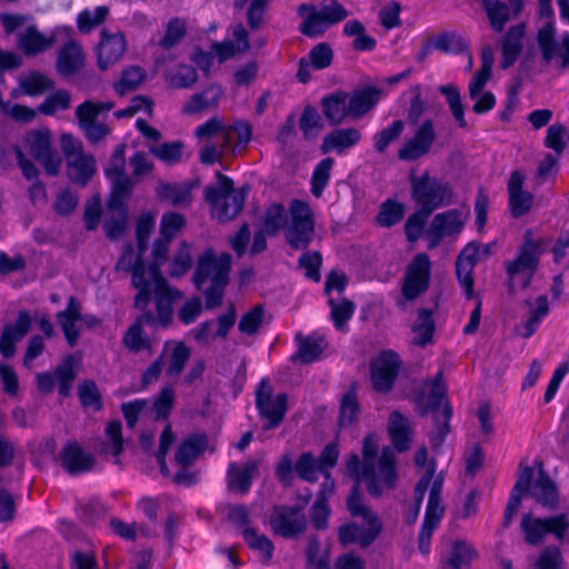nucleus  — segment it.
Returning a JSON list of instances; mask_svg holds the SVG:
<instances>
[{
	"instance_id": "f257e3e1",
	"label": "nucleus",
	"mask_w": 569,
	"mask_h": 569,
	"mask_svg": "<svg viewBox=\"0 0 569 569\" xmlns=\"http://www.w3.org/2000/svg\"><path fill=\"white\" fill-rule=\"evenodd\" d=\"M378 448L376 435H369L363 441V462L361 463L357 453H352L347 460V472L356 479L348 498V510L352 517L361 518L362 523L352 521L340 527L339 541L343 546L357 543L361 548H367L375 542L382 530L381 520L363 503L359 490V482L363 481L368 492L378 497L395 486L397 479L395 453L390 448H383L380 457L377 458Z\"/></svg>"
},
{
	"instance_id": "f03ea898",
	"label": "nucleus",
	"mask_w": 569,
	"mask_h": 569,
	"mask_svg": "<svg viewBox=\"0 0 569 569\" xmlns=\"http://www.w3.org/2000/svg\"><path fill=\"white\" fill-rule=\"evenodd\" d=\"M143 253L134 254L132 246H128L122 252L117 268L123 271H132V283L138 290L136 306L146 308L151 296L156 298L158 321L166 327L172 319V302L178 297V291L171 289L156 264L146 266L141 259Z\"/></svg>"
},
{
	"instance_id": "7ed1b4c3",
	"label": "nucleus",
	"mask_w": 569,
	"mask_h": 569,
	"mask_svg": "<svg viewBox=\"0 0 569 569\" xmlns=\"http://www.w3.org/2000/svg\"><path fill=\"white\" fill-rule=\"evenodd\" d=\"M196 134L207 140L200 151L201 161L211 164L226 154L241 152L251 139V128L243 121L227 124L212 118L199 126Z\"/></svg>"
},
{
	"instance_id": "20e7f679",
	"label": "nucleus",
	"mask_w": 569,
	"mask_h": 569,
	"mask_svg": "<svg viewBox=\"0 0 569 569\" xmlns=\"http://www.w3.org/2000/svg\"><path fill=\"white\" fill-rule=\"evenodd\" d=\"M286 227L288 243L295 249H306L313 239L315 220L310 207L300 200L290 204V220H287L281 204H271L264 213L262 229L267 234L277 233Z\"/></svg>"
},
{
	"instance_id": "39448f33",
	"label": "nucleus",
	"mask_w": 569,
	"mask_h": 569,
	"mask_svg": "<svg viewBox=\"0 0 569 569\" xmlns=\"http://www.w3.org/2000/svg\"><path fill=\"white\" fill-rule=\"evenodd\" d=\"M231 256L229 253L216 254L207 250L200 256L193 282L206 297L207 308L218 306L223 297L224 288L229 282Z\"/></svg>"
},
{
	"instance_id": "423d86ee",
	"label": "nucleus",
	"mask_w": 569,
	"mask_h": 569,
	"mask_svg": "<svg viewBox=\"0 0 569 569\" xmlns=\"http://www.w3.org/2000/svg\"><path fill=\"white\" fill-rule=\"evenodd\" d=\"M248 191V188L234 189L230 178L218 173L217 183L206 189L212 216L221 222L233 219L242 210Z\"/></svg>"
},
{
	"instance_id": "0eeeda50",
	"label": "nucleus",
	"mask_w": 569,
	"mask_h": 569,
	"mask_svg": "<svg viewBox=\"0 0 569 569\" xmlns=\"http://www.w3.org/2000/svg\"><path fill=\"white\" fill-rule=\"evenodd\" d=\"M542 244V239H533L531 229H527L525 231L523 242L515 259L505 261L503 263L508 278L507 284L509 287L512 286V281L519 273L526 274L521 284L523 289H527L531 284L532 278L539 268L540 259L543 253Z\"/></svg>"
},
{
	"instance_id": "6e6552de",
	"label": "nucleus",
	"mask_w": 569,
	"mask_h": 569,
	"mask_svg": "<svg viewBox=\"0 0 569 569\" xmlns=\"http://www.w3.org/2000/svg\"><path fill=\"white\" fill-rule=\"evenodd\" d=\"M302 19L300 31L303 36H316L347 18V10L336 0L323 1L320 6L305 3L297 10Z\"/></svg>"
},
{
	"instance_id": "1a4fd4ad",
	"label": "nucleus",
	"mask_w": 569,
	"mask_h": 569,
	"mask_svg": "<svg viewBox=\"0 0 569 569\" xmlns=\"http://www.w3.org/2000/svg\"><path fill=\"white\" fill-rule=\"evenodd\" d=\"M416 403L421 413H435L441 436L447 433V423L451 417V409L446 398V385L442 381L441 372H438L435 380L427 381L416 398Z\"/></svg>"
},
{
	"instance_id": "9d476101",
	"label": "nucleus",
	"mask_w": 569,
	"mask_h": 569,
	"mask_svg": "<svg viewBox=\"0 0 569 569\" xmlns=\"http://www.w3.org/2000/svg\"><path fill=\"white\" fill-rule=\"evenodd\" d=\"M411 189L416 203L430 214L438 208L449 204L452 199L449 186L429 176L412 177Z\"/></svg>"
},
{
	"instance_id": "9b49d317",
	"label": "nucleus",
	"mask_w": 569,
	"mask_h": 569,
	"mask_svg": "<svg viewBox=\"0 0 569 569\" xmlns=\"http://www.w3.org/2000/svg\"><path fill=\"white\" fill-rule=\"evenodd\" d=\"M568 528L569 521L566 513L547 518H535L526 513L521 520L525 540L531 546L541 543L547 535H555L558 539H562Z\"/></svg>"
},
{
	"instance_id": "f8f14e48",
	"label": "nucleus",
	"mask_w": 569,
	"mask_h": 569,
	"mask_svg": "<svg viewBox=\"0 0 569 569\" xmlns=\"http://www.w3.org/2000/svg\"><path fill=\"white\" fill-rule=\"evenodd\" d=\"M248 49V38H224L223 41L212 43L209 51L196 49L192 54V60L206 74H208L216 60L218 62H223L228 59L234 58Z\"/></svg>"
},
{
	"instance_id": "ddd939ff",
	"label": "nucleus",
	"mask_w": 569,
	"mask_h": 569,
	"mask_svg": "<svg viewBox=\"0 0 569 569\" xmlns=\"http://www.w3.org/2000/svg\"><path fill=\"white\" fill-rule=\"evenodd\" d=\"M71 136L62 137V146L67 154L68 176L76 183L84 186L96 172V161L90 153L76 150Z\"/></svg>"
},
{
	"instance_id": "4468645a",
	"label": "nucleus",
	"mask_w": 569,
	"mask_h": 569,
	"mask_svg": "<svg viewBox=\"0 0 569 569\" xmlns=\"http://www.w3.org/2000/svg\"><path fill=\"white\" fill-rule=\"evenodd\" d=\"M431 262L426 253L417 254L409 263L402 283V295L413 300L425 292L430 282Z\"/></svg>"
},
{
	"instance_id": "2eb2a0df",
	"label": "nucleus",
	"mask_w": 569,
	"mask_h": 569,
	"mask_svg": "<svg viewBox=\"0 0 569 569\" xmlns=\"http://www.w3.org/2000/svg\"><path fill=\"white\" fill-rule=\"evenodd\" d=\"M256 402L260 415L268 420V428L278 426L287 411V396L284 393L273 396L271 386L266 379L259 385Z\"/></svg>"
},
{
	"instance_id": "dca6fc26",
	"label": "nucleus",
	"mask_w": 569,
	"mask_h": 569,
	"mask_svg": "<svg viewBox=\"0 0 569 569\" xmlns=\"http://www.w3.org/2000/svg\"><path fill=\"white\" fill-rule=\"evenodd\" d=\"M306 517L301 507H276L270 516V526L274 533L292 538L306 528Z\"/></svg>"
},
{
	"instance_id": "f3484780",
	"label": "nucleus",
	"mask_w": 569,
	"mask_h": 569,
	"mask_svg": "<svg viewBox=\"0 0 569 569\" xmlns=\"http://www.w3.org/2000/svg\"><path fill=\"white\" fill-rule=\"evenodd\" d=\"M58 321L70 347H73L78 341L80 335L79 322H84L89 328H94L100 323V320L92 315L82 316L81 305L73 297L69 299L67 309L58 313Z\"/></svg>"
},
{
	"instance_id": "a211bd4d",
	"label": "nucleus",
	"mask_w": 569,
	"mask_h": 569,
	"mask_svg": "<svg viewBox=\"0 0 569 569\" xmlns=\"http://www.w3.org/2000/svg\"><path fill=\"white\" fill-rule=\"evenodd\" d=\"M400 368V359L393 351H382L371 362V381L375 390L387 392L391 389Z\"/></svg>"
},
{
	"instance_id": "6ab92c4d",
	"label": "nucleus",
	"mask_w": 569,
	"mask_h": 569,
	"mask_svg": "<svg viewBox=\"0 0 569 569\" xmlns=\"http://www.w3.org/2000/svg\"><path fill=\"white\" fill-rule=\"evenodd\" d=\"M526 174L523 170H512L507 183L508 208L513 218L527 214L533 206V194L523 190Z\"/></svg>"
},
{
	"instance_id": "aec40b11",
	"label": "nucleus",
	"mask_w": 569,
	"mask_h": 569,
	"mask_svg": "<svg viewBox=\"0 0 569 569\" xmlns=\"http://www.w3.org/2000/svg\"><path fill=\"white\" fill-rule=\"evenodd\" d=\"M26 142L32 156L40 161L50 174H56L60 167L59 156L52 151L50 132L48 130L31 131L26 137Z\"/></svg>"
},
{
	"instance_id": "412c9836",
	"label": "nucleus",
	"mask_w": 569,
	"mask_h": 569,
	"mask_svg": "<svg viewBox=\"0 0 569 569\" xmlns=\"http://www.w3.org/2000/svg\"><path fill=\"white\" fill-rule=\"evenodd\" d=\"M461 226L462 217L459 210H448L435 216L426 231L428 248H436L445 237L457 236Z\"/></svg>"
},
{
	"instance_id": "4be33fe9",
	"label": "nucleus",
	"mask_w": 569,
	"mask_h": 569,
	"mask_svg": "<svg viewBox=\"0 0 569 569\" xmlns=\"http://www.w3.org/2000/svg\"><path fill=\"white\" fill-rule=\"evenodd\" d=\"M436 138L431 120L423 121L417 129L415 136L408 140L398 152L401 160H416L426 154L431 148Z\"/></svg>"
},
{
	"instance_id": "5701e85b",
	"label": "nucleus",
	"mask_w": 569,
	"mask_h": 569,
	"mask_svg": "<svg viewBox=\"0 0 569 569\" xmlns=\"http://www.w3.org/2000/svg\"><path fill=\"white\" fill-rule=\"evenodd\" d=\"M259 461L248 459L243 463L232 462L228 468V481L231 490L247 493L258 476Z\"/></svg>"
},
{
	"instance_id": "b1692460",
	"label": "nucleus",
	"mask_w": 569,
	"mask_h": 569,
	"mask_svg": "<svg viewBox=\"0 0 569 569\" xmlns=\"http://www.w3.org/2000/svg\"><path fill=\"white\" fill-rule=\"evenodd\" d=\"M31 327V317L28 311H20L13 325H7L0 338V353L9 358L16 351V343L20 341Z\"/></svg>"
},
{
	"instance_id": "393cba45",
	"label": "nucleus",
	"mask_w": 569,
	"mask_h": 569,
	"mask_svg": "<svg viewBox=\"0 0 569 569\" xmlns=\"http://www.w3.org/2000/svg\"><path fill=\"white\" fill-rule=\"evenodd\" d=\"M531 496L536 502L549 510H556L559 505V490L557 483L546 470L540 467L538 478L533 482Z\"/></svg>"
},
{
	"instance_id": "a878e982",
	"label": "nucleus",
	"mask_w": 569,
	"mask_h": 569,
	"mask_svg": "<svg viewBox=\"0 0 569 569\" xmlns=\"http://www.w3.org/2000/svg\"><path fill=\"white\" fill-rule=\"evenodd\" d=\"M62 466L71 475L88 472L93 469L94 457L78 443L68 442L61 451Z\"/></svg>"
},
{
	"instance_id": "bb28decb",
	"label": "nucleus",
	"mask_w": 569,
	"mask_h": 569,
	"mask_svg": "<svg viewBox=\"0 0 569 569\" xmlns=\"http://www.w3.org/2000/svg\"><path fill=\"white\" fill-rule=\"evenodd\" d=\"M361 133L356 128L335 129L323 138L321 144L322 153L337 152L345 153L348 149L358 144Z\"/></svg>"
},
{
	"instance_id": "cd10ccee",
	"label": "nucleus",
	"mask_w": 569,
	"mask_h": 569,
	"mask_svg": "<svg viewBox=\"0 0 569 569\" xmlns=\"http://www.w3.org/2000/svg\"><path fill=\"white\" fill-rule=\"evenodd\" d=\"M297 341L298 351L292 357V360L301 363H310L319 360L327 348L326 338L319 332H315L307 337L298 335Z\"/></svg>"
},
{
	"instance_id": "c85d7f7f",
	"label": "nucleus",
	"mask_w": 569,
	"mask_h": 569,
	"mask_svg": "<svg viewBox=\"0 0 569 569\" xmlns=\"http://www.w3.org/2000/svg\"><path fill=\"white\" fill-rule=\"evenodd\" d=\"M84 63V53L79 43L70 40L58 53L57 70L69 77L78 72Z\"/></svg>"
},
{
	"instance_id": "c756f323",
	"label": "nucleus",
	"mask_w": 569,
	"mask_h": 569,
	"mask_svg": "<svg viewBox=\"0 0 569 569\" xmlns=\"http://www.w3.org/2000/svg\"><path fill=\"white\" fill-rule=\"evenodd\" d=\"M382 91L375 87H365L348 94L350 118L366 114L381 99Z\"/></svg>"
},
{
	"instance_id": "7c9ffc66",
	"label": "nucleus",
	"mask_w": 569,
	"mask_h": 569,
	"mask_svg": "<svg viewBox=\"0 0 569 569\" xmlns=\"http://www.w3.org/2000/svg\"><path fill=\"white\" fill-rule=\"evenodd\" d=\"M127 49L126 38H101L96 51L98 67L108 69L120 60Z\"/></svg>"
},
{
	"instance_id": "2f4dec72",
	"label": "nucleus",
	"mask_w": 569,
	"mask_h": 569,
	"mask_svg": "<svg viewBox=\"0 0 569 569\" xmlns=\"http://www.w3.org/2000/svg\"><path fill=\"white\" fill-rule=\"evenodd\" d=\"M153 321L151 313H143L126 332L123 337L124 347L131 352H140L143 350H150L151 342L148 337L143 333V325Z\"/></svg>"
},
{
	"instance_id": "473e14b6",
	"label": "nucleus",
	"mask_w": 569,
	"mask_h": 569,
	"mask_svg": "<svg viewBox=\"0 0 569 569\" xmlns=\"http://www.w3.org/2000/svg\"><path fill=\"white\" fill-rule=\"evenodd\" d=\"M0 22L8 34L41 36L31 16L21 13H1Z\"/></svg>"
},
{
	"instance_id": "72a5a7b5",
	"label": "nucleus",
	"mask_w": 569,
	"mask_h": 569,
	"mask_svg": "<svg viewBox=\"0 0 569 569\" xmlns=\"http://www.w3.org/2000/svg\"><path fill=\"white\" fill-rule=\"evenodd\" d=\"M388 430L392 443L399 451H405L409 448L411 441V422L406 416L393 411L389 418Z\"/></svg>"
},
{
	"instance_id": "f704fd0d",
	"label": "nucleus",
	"mask_w": 569,
	"mask_h": 569,
	"mask_svg": "<svg viewBox=\"0 0 569 569\" xmlns=\"http://www.w3.org/2000/svg\"><path fill=\"white\" fill-rule=\"evenodd\" d=\"M483 9L496 32H502L507 22L519 16L513 14V9L501 0H483Z\"/></svg>"
},
{
	"instance_id": "c9c22d12",
	"label": "nucleus",
	"mask_w": 569,
	"mask_h": 569,
	"mask_svg": "<svg viewBox=\"0 0 569 569\" xmlns=\"http://www.w3.org/2000/svg\"><path fill=\"white\" fill-rule=\"evenodd\" d=\"M207 438L204 435H191L186 438L176 452V462L186 468L191 465L199 455L204 450Z\"/></svg>"
},
{
	"instance_id": "e433bc0d",
	"label": "nucleus",
	"mask_w": 569,
	"mask_h": 569,
	"mask_svg": "<svg viewBox=\"0 0 569 569\" xmlns=\"http://www.w3.org/2000/svg\"><path fill=\"white\" fill-rule=\"evenodd\" d=\"M190 357V349L182 342L167 343L161 359H166L167 375L177 377L181 373Z\"/></svg>"
},
{
	"instance_id": "4c0bfd02",
	"label": "nucleus",
	"mask_w": 569,
	"mask_h": 569,
	"mask_svg": "<svg viewBox=\"0 0 569 569\" xmlns=\"http://www.w3.org/2000/svg\"><path fill=\"white\" fill-rule=\"evenodd\" d=\"M242 537L248 547L257 553L261 562L268 563L273 557L274 546L264 535L259 533L254 528L242 529Z\"/></svg>"
},
{
	"instance_id": "58836bf2",
	"label": "nucleus",
	"mask_w": 569,
	"mask_h": 569,
	"mask_svg": "<svg viewBox=\"0 0 569 569\" xmlns=\"http://www.w3.org/2000/svg\"><path fill=\"white\" fill-rule=\"evenodd\" d=\"M557 38H537L543 61L550 62L555 58H560V67H569V38H562V43L556 41Z\"/></svg>"
},
{
	"instance_id": "ea45409f",
	"label": "nucleus",
	"mask_w": 569,
	"mask_h": 569,
	"mask_svg": "<svg viewBox=\"0 0 569 569\" xmlns=\"http://www.w3.org/2000/svg\"><path fill=\"white\" fill-rule=\"evenodd\" d=\"M323 114L331 123H340L349 114L348 93L337 92L322 100Z\"/></svg>"
},
{
	"instance_id": "a19ab883",
	"label": "nucleus",
	"mask_w": 569,
	"mask_h": 569,
	"mask_svg": "<svg viewBox=\"0 0 569 569\" xmlns=\"http://www.w3.org/2000/svg\"><path fill=\"white\" fill-rule=\"evenodd\" d=\"M413 342L418 346H426L432 341L435 332V322L432 312L428 309H421L418 312L417 320L412 327Z\"/></svg>"
},
{
	"instance_id": "79ce46f5",
	"label": "nucleus",
	"mask_w": 569,
	"mask_h": 569,
	"mask_svg": "<svg viewBox=\"0 0 569 569\" xmlns=\"http://www.w3.org/2000/svg\"><path fill=\"white\" fill-rule=\"evenodd\" d=\"M222 96V89L219 86H210L201 93L193 94L190 101L184 106L183 111L196 113L203 109L218 104Z\"/></svg>"
},
{
	"instance_id": "37998d69",
	"label": "nucleus",
	"mask_w": 569,
	"mask_h": 569,
	"mask_svg": "<svg viewBox=\"0 0 569 569\" xmlns=\"http://www.w3.org/2000/svg\"><path fill=\"white\" fill-rule=\"evenodd\" d=\"M333 490V483L328 487L327 485H322V489L319 492L317 500L315 501L311 509V521L315 528L325 529L327 527L328 517L330 515V510L328 507V499L331 496Z\"/></svg>"
},
{
	"instance_id": "c03bdc74",
	"label": "nucleus",
	"mask_w": 569,
	"mask_h": 569,
	"mask_svg": "<svg viewBox=\"0 0 569 569\" xmlns=\"http://www.w3.org/2000/svg\"><path fill=\"white\" fill-rule=\"evenodd\" d=\"M109 16V8L107 6H98L92 9H86L78 14L77 23L79 31L82 33H90L97 27L102 24Z\"/></svg>"
},
{
	"instance_id": "a18cd8bd",
	"label": "nucleus",
	"mask_w": 569,
	"mask_h": 569,
	"mask_svg": "<svg viewBox=\"0 0 569 569\" xmlns=\"http://www.w3.org/2000/svg\"><path fill=\"white\" fill-rule=\"evenodd\" d=\"M333 164L332 158H325L316 166L311 177V192L315 197L319 198L323 193L329 183Z\"/></svg>"
},
{
	"instance_id": "49530a36",
	"label": "nucleus",
	"mask_w": 569,
	"mask_h": 569,
	"mask_svg": "<svg viewBox=\"0 0 569 569\" xmlns=\"http://www.w3.org/2000/svg\"><path fill=\"white\" fill-rule=\"evenodd\" d=\"M122 426L118 420L111 421L106 428V440L102 452L106 456L118 457L122 451Z\"/></svg>"
},
{
	"instance_id": "de8ad7c7",
	"label": "nucleus",
	"mask_w": 569,
	"mask_h": 569,
	"mask_svg": "<svg viewBox=\"0 0 569 569\" xmlns=\"http://www.w3.org/2000/svg\"><path fill=\"white\" fill-rule=\"evenodd\" d=\"M20 87L28 96H39L53 87V81L43 73L33 71L20 79Z\"/></svg>"
},
{
	"instance_id": "09e8293b",
	"label": "nucleus",
	"mask_w": 569,
	"mask_h": 569,
	"mask_svg": "<svg viewBox=\"0 0 569 569\" xmlns=\"http://www.w3.org/2000/svg\"><path fill=\"white\" fill-rule=\"evenodd\" d=\"M160 198L170 201L173 206H187L191 201L190 189L184 184L162 183L158 189Z\"/></svg>"
},
{
	"instance_id": "8fccbe9b",
	"label": "nucleus",
	"mask_w": 569,
	"mask_h": 569,
	"mask_svg": "<svg viewBox=\"0 0 569 569\" xmlns=\"http://www.w3.org/2000/svg\"><path fill=\"white\" fill-rule=\"evenodd\" d=\"M112 184V193L108 203V210H127L124 200L131 192V181L128 177L109 179Z\"/></svg>"
},
{
	"instance_id": "3c124183",
	"label": "nucleus",
	"mask_w": 569,
	"mask_h": 569,
	"mask_svg": "<svg viewBox=\"0 0 569 569\" xmlns=\"http://www.w3.org/2000/svg\"><path fill=\"white\" fill-rule=\"evenodd\" d=\"M150 152L167 164H174L183 153V143L180 141L163 142L150 147Z\"/></svg>"
},
{
	"instance_id": "603ef678",
	"label": "nucleus",
	"mask_w": 569,
	"mask_h": 569,
	"mask_svg": "<svg viewBox=\"0 0 569 569\" xmlns=\"http://www.w3.org/2000/svg\"><path fill=\"white\" fill-rule=\"evenodd\" d=\"M563 556L556 545L545 547L533 563L532 569H563Z\"/></svg>"
},
{
	"instance_id": "864d4df0",
	"label": "nucleus",
	"mask_w": 569,
	"mask_h": 569,
	"mask_svg": "<svg viewBox=\"0 0 569 569\" xmlns=\"http://www.w3.org/2000/svg\"><path fill=\"white\" fill-rule=\"evenodd\" d=\"M403 214V204L392 199H388L381 204L377 221L382 227H391L401 221Z\"/></svg>"
},
{
	"instance_id": "5fc2aeb1",
	"label": "nucleus",
	"mask_w": 569,
	"mask_h": 569,
	"mask_svg": "<svg viewBox=\"0 0 569 569\" xmlns=\"http://www.w3.org/2000/svg\"><path fill=\"white\" fill-rule=\"evenodd\" d=\"M71 103V94L67 90H58L48 96L39 106V111L43 114L53 116L58 111L67 110Z\"/></svg>"
},
{
	"instance_id": "6e6d98bb",
	"label": "nucleus",
	"mask_w": 569,
	"mask_h": 569,
	"mask_svg": "<svg viewBox=\"0 0 569 569\" xmlns=\"http://www.w3.org/2000/svg\"><path fill=\"white\" fill-rule=\"evenodd\" d=\"M523 38H502L500 68L506 70L512 67L522 52Z\"/></svg>"
},
{
	"instance_id": "4d7b16f0",
	"label": "nucleus",
	"mask_w": 569,
	"mask_h": 569,
	"mask_svg": "<svg viewBox=\"0 0 569 569\" xmlns=\"http://www.w3.org/2000/svg\"><path fill=\"white\" fill-rule=\"evenodd\" d=\"M166 79L172 88H189L197 81V72L192 67L181 64L176 70L167 71Z\"/></svg>"
},
{
	"instance_id": "13d9d810",
	"label": "nucleus",
	"mask_w": 569,
	"mask_h": 569,
	"mask_svg": "<svg viewBox=\"0 0 569 569\" xmlns=\"http://www.w3.org/2000/svg\"><path fill=\"white\" fill-rule=\"evenodd\" d=\"M496 244V241L487 244L477 241L468 242L465 244V262H468L473 268L478 262L486 260L492 254Z\"/></svg>"
},
{
	"instance_id": "bf43d9fd",
	"label": "nucleus",
	"mask_w": 569,
	"mask_h": 569,
	"mask_svg": "<svg viewBox=\"0 0 569 569\" xmlns=\"http://www.w3.org/2000/svg\"><path fill=\"white\" fill-rule=\"evenodd\" d=\"M112 107V102L93 103L91 101H86L80 104L77 109V117L81 128L84 127V124L96 122V118L99 113L109 111Z\"/></svg>"
},
{
	"instance_id": "052dcab7",
	"label": "nucleus",
	"mask_w": 569,
	"mask_h": 569,
	"mask_svg": "<svg viewBox=\"0 0 569 569\" xmlns=\"http://www.w3.org/2000/svg\"><path fill=\"white\" fill-rule=\"evenodd\" d=\"M299 477L306 481L313 482L322 470L318 460L309 452L302 453L296 465Z\"/></svg>"
},
{
	"instance_id": "680f3d73",
	"label": "nucleus",
	"mask_w": 569,
	"mask_h": 569,
	"mask_svg": "<svg viewBox=\"0 0 569 569\" xmlns=\"http://www.w3.org/2000/svg\"><path fill=\"white\" fill-rule=\"evenodd\" d=\"M405 128L401 120L393 121L389 127L382 129L373 137L375 148L383 152L391 142L400 137Z\"/></svg>"
},
{
	"instance_id": "e2e57ef3",
	"label": "nucleus",
	"mask_w": 569,
	"mask_h": 569,
	"mask_svg": "<svg viewBox=\"0 0 569 569\" xmlns=\"http://www.w3.org/2000/svg\"><path fill=\"white\" fill-rule=\"evenodd\" d=\"M146 73L139 67H131L122 72L119 82L116 83L114 89L119 94H124L127 91L136 89L144 79Z\"/></svg>"
},
{
	"instance_id": "0e129e2a",
	"label": "nucleus",
	"mask_w": 569,
	"mask_h": 569,
	"mask_svg": "<svg viewBox=\"0 0 569 569\" xmlns=\"http://www.w3.org/2000/svg\"><path fill=\"white\" fill-rule=\"evenodd\" d=\"M264 310L261 306H254L246 312L239 321L238 328L242 333L253 335L263 322Z\"/></svg>"
},
{
	"instance_id": "69168bd1",
	"label": "nucleus",
	"mask_w": 569,
	"mask_h": 569,
	"mask_svg": "<svg viewBox=\"0 0 569 569\" xmlns=\"http://www.w3.org/2000/svg\"><path fill=\"white\" fill-rule=\"evenodd\" d=\"M329 305L331 307V316L335 321V326L337 329L341 330L343 325L351 318L355 306L347 299L335 301L332 297L329 298Z\"/></svg>"
},
{
	"instance_id": "338daca9",
	"label": "nucleus",
	"mask_w": 569,
	"mask_h": 569,
	"mask_svg": "<svg viewBox=\"0 0 569 569\" xmlns=\"http://www.w3.org/2000/svg\"><path fill=\"white\" fill-rule=\"evenodd\" d=\"M429 216L430 213L421 209L409 216L405 224V231L410 242H415L421 237Z\"/></svg>"
},
{
	"instance_id": "774afa93",
	"label": "nucleus",
	"mask_w": 569,
	"mask_h": 569,
	"mask_svg": "<svg viewBox=\"0 0 569 569\" xmlns=\"http://www.w3.org/2000/svg\"><path fill=\"white\" fill-rule=\"evenodd\" d=\"M110 219L104 222V230L108 238L118 239L126 230L128 220V210H109Z\"/></svg>"
}]
</instances>
